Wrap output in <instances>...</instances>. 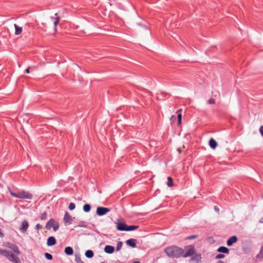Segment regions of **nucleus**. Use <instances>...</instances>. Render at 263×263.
Masks as SVG:
<instances>
[{
	"mask_svg": "<svg viewBox=\"0 0 263 263\" xmlns=\"http://www.w3.org/2000/svg\"><path fill=\"white\" fill-rule=\"evenodd\" d=\"M164 252L170 258H178L181 256L186 258L195 254V249L191 245L186 246L184 249L177 246H172L166 248Z\"/></svg>",
	"mask_w": 263,
	"mask_h": 263,
	"instance_id": "1",
	"label": "nucleus"
},
{
	"mask_svg": "<svg viewBox=\"0 0 263 263\" xmlns=\"http://www.w3.org/2000/svg\"><path fill=\"white\" fill-rule=\"evenodd\" d=\"M0 254L7 257L9 260L13 263H21L19 257L10 251L4 249H1Z\"/></svg>",
	"mask_w": 263,
	"mask_h": 263,
	"instance_id": "2",
	"label": "nucleus"
},
{
	"mask_svg": "<svg viewBox=\"0 0 263 263\" xmlns=\"http://www.w3.org/2000/svg\"><path fill=\"white\" fill-rule=\"evenodd\" d=\"M9 191L11 196L13 197L20 198V199H31L32 198V195L28 192L25 191H22L17 193L13 192L10 188H9Z\"/></svg>",
	"mask_w": 263,
	"mask_h": 263,
	"instance_id": "3",
	"label": "nucleus"
},
{
	"mask_svg": "<svg viewBox=\"0 0 263 263\" xmlns=\"http://www.w3.org/2000/svg\"><path fill=\"white\" fill-rule=\"evenodd\" d=\"M109 211V209L107 208L98 207L97 209L96 213L98 215L102 216L107 213Z\"/></svg>",
	"mask_w": 263,
	"mask_h": 263,
	"instance_id": "4",
	"label": "nucleus"
},
{
	"mask_svg": "<svg viewBox=\"0 0 263 263\" xmlns=\"http://www.w3.org/2000/svg\"><path fill=\"white\" fill-rule=\"evenodd\" d=\"M29 227V223L26 220H24L22 222L21 225L19 228L20 231L22 233H25Z\"/></svg>",
	"mask_w": 263,
	"mask_h": 263,
	"instance_id": "5",
	"label": "nucleus"
},
{
	"mask_svg": "<svg viewBox=\"0 0 263 263\" xmlns=\"http://www.w3.org/2000/svg\"><path fill=\"white\" fill-rule=\"evenodd\" d=\"M127 226L124 222L118 220L117 222V228L119 231H126Z\"/></svg>",
	"mask_w": 263,
	"mask_h": 263,
	"instance_id": "6",
	"label": "nucleus"
},
{
	"mask_svg": "<svg viewBox=\"0 0 263 263\" xmlns=\"http://www.w3.org/2000/svg\"><path fill=\"white\" fill-rule=\"evenodd\" d=\"M72 219L71 215L68 213L66 212L64 217V221L65 224H70L72 223Z\"/></svg>",
	"mask_w": 263,
	"mask_h": 263,
	"instance_id": "7",
	"label": "nucleus"
},
{
	"mask_svg": "<svg viewBox=\"0 0 263 263\" xmlns=\"http://www.w3.org/2000/svg\"><path fill=\"white\" fill-rule=\"evenodd\" d=\"M237 237L236 236L231 237L227 242V245L228 246H231L234 243L237 241Z\"/></svg>",
	"mask_w": 263,
	"mask_h": 263,
	"instance_id": "8",
	"label": "nucleus"
},
{
	"mask_svg": "<svg viewBox=\"0 0 263 263\" xmlns=\"http://www.w3.org/2000/svg\"><path fill=\"white\" fill-rule=\"evenodd\" d=\"M56 221L53 219H50L46 223V228L47 230H50L55 224Z\"/></svg>",
	"mask_w": 263,
	"mask_h": 263,
	"instance_id": "9",
	"label": "nucleus"
},
{
	"mask_svg": "<svg viewBox=\"0 0 263 263\" xmlns=\"http://www.w3.org/2000/svg\"><path fill=\"white\" fill-rule=\"evenodd\" d=\"M56 243V239L53 236L49 237L47 241V245L48 246H52Z\"/></svg>",
	"mask_w": 263,
	"mask_h": 263,
	"instance_id": "10",
	"label": "nucleus"
},
{
	"mask_svg": "<svg viewBox=\"0 0 263 263\" xmlns=\"http://www.w3.org/2000/svg\"><path fill=\"white\" fill-rule=\"evenodd\" d=\"M14 26L15 28V34L16 35L21 34L23 31L22 27L18 26L16 24L14 25Z\"/></svg>",
	"mask_w": 263,
	"mask_h": 263,
	"instance_id": "11",
	"label": "nucleus"
},
{
	"mask_svg": "<svg viewBox=\"0 0 263 263\" xmlns=\"http://www.w3.org/2000/svg\"><path fill=\"white\" fill-rule=\"evenodd\" d=\"M114 250V247L111 246H106L104 248V251L108 254L112 253Z\"/></svg>",
	"mask_w": 263,
	"mask_h": 263,
	"instance_id": "12",
	"label": "nucleus"
},
{
	"mask_svg": "<svg viewBox=\"0 0 263 263\" xmlns=\"http://www.w3.org/2000/svg\"><path fill=\"white\" fill-rule=\"evenodd\" d=\"M55 15L56 16V17L55 18L54 17H51L50 18L51 20H54L53 24H54V29H55V30H56L57 26L58 25V24L59 23L60 17H59V16H58L57 13L55 14Z\"/></svg>",
	"mask_w": 263,
	"mask_h": 263,
	"instance_id": "13",
	"label": "nucleus"
},
{
	"mask_svg": "<svg viewBox=\"0 0 263 263\" xmlns=\"http://www.w3.org/2000/svg\"><path fill=\"white\" fill-rule=\"evenodd\" d=\"M126 243L129 246L135 247L136 244V240L134 239H130L126 240Z\"/></svg>",
	"mask_w": 263,
	"mask_h": 263,
	"instance_id": "14",
	"label": "nucleus"
},
{
	"mask_svg": "<svg viewBox=\"0 0 263 263\" xmlns=\"http://www.w3.org/2000/svg\"><path fill=\"white\" fill-rule=\"evenodd\" d=\"M209 145L212 149H215L217 146V143L214 139L211 138L209 141Z\"/></svg>",
	"mask_w": 263,
	"mask_h": 263,
	"instance_id": "15",
	"label": "nucleus"
},
{
	"mask_svg": "<svg viewBox=\"0 0 263 263\" xmlns=\"http://www.w3.org/2000/svg\"><path fill=\"white\" fill-rule=\"evenodd\" d=\"M65 253L68 255H71L73 253V249L70 247H67L64 250Z\"/></svg>",
	"mask_w": 263,
	"mask_h": 263,
	"instance_id": "16",
	"label": "nucleus"
},
{
	"mask_svg": "<svg viewBox=\"0 0 263 263\" xmlns=\"http://www.w3.org/2000/svg\"><path fill=\"white\" fill-rule=\"evenodd\" d=\"M217 251L219 252H221V253H229V250L225 247H220L218 249Z\"/></svg>",
	"mask_w": 263,
	"mask_h": 263,
	"instance_id": "17",
	"label": "nucleus"
},
{
	"mask_svg": "<svg viewBox=\"0 0 263 263\" xmlns=\"http://www.w3.org/2000/svg\"><path fill=\"white\" fill-rule=\"evenodd\" d=\"M181 109H180L177 111L178 113V125H180L181 124V120H182V115L181 114L179 113L180 111H181Z\"/></svg>",
	"mask_w": 263,
	"mask_h": 263,
	"instance_id": "18",
	"label": "nucleus"
},
{
	"mask_svg": "<svg viewBox=\"0 0 263 263\" xmlns=\"http://www.w3.org/2000/svg\"><path fill=\"white\" fill-rule=\"evenodd\" d=\"M85 256L88 258H92L93 256V252L91 250H87L85 252Z\"/></svg>",
	"mask_w": 263,
	"mask_h": 263,
	"instance_id": "19",
	"label": "nucleus"
},
{
	"mask_svg": "<svg viewBox=\"0 0 263 263\" xmlns=\"http://www.w3.org/2000/svg\"><path fill=\"white\" fill-rule=\"evenodd\" d=\"M138 228V226H127L126 231H134V230L137 229Z\"/></svg>",
	"mask_w": 263,
	"mask_h": 263,
	"instance_id": "20",
	"label": "nucleus"
},
{
	"mask_svg": "<svg viewBox=\"0 0 263 263\" xmlns=\"http://www.w3.org/2000/svg\"><path fill=\"white\" fill-rule=\"evenodd\" d=\"M75 261L78 263H82L80 254H75Z\"/></svg>",
	"mask_w": 263,
	"mask_h": 263,
	"instance_id": "21",
	"label": "nucleus"
},
{
	"mask_svg": "<svg viewBox=\"0 0 263 263\" xmlns=\"http://www.w3.org/2000/svg\"><path fill=\"white\" fill-rule=\"evenodd\" d=\"M12 250L17 255H18L20 254V251L18 248V247L16 246L13 245L12 248Z\"/></svg>",
	"mask_w": 263,
	"mask_h": 263,
	"instance_id": "22",
	"label": "nucleus"
},
{
	"mask_svg": "<svg viewBox=\"0 0 263 263\" xmlns=\"http://www.w3.org/2000/svg\"><path fill=\"white\" fill-rule=\"evenodd\" d=\"M167 185L168 187H172L173 186V179L170 177H167Z\"/></svg>",
	"mask_w": 263,
	"mask_h": 263,
	"instance_id": "23",
	"label": "nucleus"
},
{
	"mask_svg": "<svg viewBox=\"0 0 263 263\" xmlns=\"http://www.w3.org/2000/svg\"><path fill=\"white\" fill-rule=\"evenodd\" d=\"M256 257L258 258H263V246L261 247V249Z\"/></svg>",
	"mask_w": 263,
	"mask_h": 263,
	"instance_id": "24",
	"label": "nucleus"
},
{
	"mask_svg": "<svg viewBox=\"0 0 263 263\" xmlns=\"http://www.w3.org/2000/svg\"><path fill=\"white\" fill-rule=\"evenodd\" d=\"M90 210V205L88 204H86L83 206V210L86 212H88Z\"/></svg>",
	"mask_w": 263,
	"mask_h": 263,
	"instance_id": "25",
	"label": "nucleus"
},
{
	"mask_svg": "<svg viewBox=\"0 0 263 263\" xmlns=\"http://www.w3.org/2000/svg\"><path fill=\"white\" fill-rule=\"evenodd\" d=\"M47 214L46 213V212H44L41 214V220H45L47 219Z\"/></svg>",
	"mask_w": 263,
	"mask_h": 263,
	"instance_id": "26",
	"label": "nucleus"
},
{
	"mask_svg": "<svg viewBox=\"0 0 263 263\" xmlns=\"http://www.w3.org/2000/svg\"><path fill=\"white\" fill-rule=\"evenodd\" d=\"M122 242L121 241L118 242L117 245L116 250L117 251L120 250L121 249V248H122Z\"/></svg>",
	"mask_w": 263,
	"mask_h": 263,
	"instance_id": "27",
	"label": "nucleus"
},
{
	"mask_svg": "<svg viewBox=\"0 0 263 263\" xmlns=\"http://www.w3.org/2000/svg\"><path fill=\"white\" fill-rule=\"evenodd\" d=\"M45 256L48 260H51L52 259V255L48 253H46L45 254Z\"/></svg>",
	"mask_w": 263,
	"mask_h": 263,
	"instance_id": "28",
	"label": "nucleus"
},
{
	"mask_svg": "<svg viewBox=\"0 0 263 263\" xmlns=\"http://www.w3.org/2000/svg\"><path fill=\"white\" fill-rule=\"evenodd\" d=\"M68 208L70 210H73L75 208V204L72 202L70 203Z\"/></svg>",
	"mask_w": 263,
	"mask_h": 263,
	"instance_id": "29",
	"label": "nucleus"
},
{
	"mask_svg": "<svg viewBox=\"0 0 263 263\" xmlns=\"http://www.w3.org/2000/svg\"><path fill=\"white\" fill-rule=\"evenodd\" d=\"M54 231H57L59 229V224L57 222L52 227Z\"/></svg>",
	"mask_w": 263,
	"mask_h": 263,
	"instance_id": "30",
	"label": "nucleus"
},
{
	"mask_svg": "<svg viewBox=\"0 0 263 263\" xmlns=\"http://www.w3.org/2000/svg\"><path fill=\"white\" fill-rule=\"evenodd\" d=\"M208 103L209 104H214L215 103V101L214 99H210L208 100Z\"/></svg>",
	"mask_w": 263,
	"mask_h": 263,
	"instance_id": "31",
	"label": "nucleus"
},
{
	"mask_svg": "<svg viewBox=\"0 0 263 263\" xmlns=\"http://www.w3.org/2000/svg\"><path fill=\"white\" fill-rule=\"evenodd\" d=\"M224 255L223 254H218L216 256V258H217V259L223 258H224Z\"/></svg>",
	"mask_w": 263,
	"mask_h": 263,
	"instance_id": "32",
	"label": "nucleus"
},
{
	"mask_svg": "<svg viewBox=\"0 0 263 263\" xmlns=\"http://www.w3.org/2000/svg\"><path fill=\"white\" fill-rule=\"evenodd\" d=\"M176 119V117L174 115H173L171 118H170V121L171 123H173L174 122L175 120Z\"/></svg>",
	"mask_w": 263,
	"mask_h": 263,
	"instance_id": "33",
	"label": "nucleus"
},
{
	"mask_svg": "<svg viewBox=\"0 0 263 263\" xmlns=\"http://www.w3.org/2000/svg\"><path fill=\"white\" fill-rule=\"evenodd\" d=\"M42 228V226L39 224V223H37L36 226H35V229L37 230H39L41 229Z\"/></svg>",
	"mask_w": 263,
	"mask_h": 263,
	"instance_id": "34",
	"label": "nucleus"
},
{
	"mask_svg": "<svg viewBox=\"0 0 263 263\" xmlns=\"http://www.w3.org/2000/svg\"><path fill=\"white\" fill-rule=\"evenodd\" d=\"M259 132L261 135L263 136V126H260L259 128Z\"/></svg>",
	"mask_w": 263,
	"mask_h": 263,
	"instance_id": "35",
	"label": "nucleus"
},
{
	"mask_svg": "<svg viewBox=\"0 0 263 263\" xmlns=\"http://www.w3.org/2000/svg\"><path fill=\"white\" fill-rule=\"evenodd\" d=\"M214 210H215L217 212H218V213L219 212V208H218L217 206H215L214 207Z\"/></svg>",
	"mask_w": 263,
	"mask_h": 263,
	"instance_id": "36",
	"label": "nucleus"
},
{
	"mask_svg": "<svg viewBox=\"0 0 263 263\" xmlns=\"http://www.w3.org/2000/svg\"><path fill=\"white\" fill-rule=\"evenodd\" d=\"M26 72L27 73H29L30 72V68H28L27 69H26Z\"/></svg>",
	"mask_w": 263,
	"mask_h": 263,
	"instance_id": "37",
	"label": "nucleus"
},
{
	"mask_svg": "<svg viewBox=\"0 0 263 263\" xmlns=\"http://www.w3.org/2000/svg\"><path fill=\"white\" fill-rule=\"evenodd\" d=\"M259 222L260 223H263V217L260 219V220H259Z\"/></svg>",
	"mask_w": 263,
	"mask_h": 263,
	"instance_id": "38",
	"label": "nucleus"
},
{
	"mask_svg": "<svg viewBox=\"0 0 263 263\" xmlns=\"http://www.w3.org/2000/svg\"><path fill=\"white\" fill-rule=\"evenodd\" d=\"M195 237H196L195 236H191L190 237H189V239H192V238H194Z\"/></svg>",
	"mask_w": 263,
	"mask_h": 263,
	"instance_id": "39",
	"label": "nucleus"
},
{
	"mask_svg": "<svg viewBox=\"0 0 263 263\" xmlns=\"http://www.w3.org/2000/svg\"><path fill=\"white\" fill-rule=\"evenodd\" d=\"M217 263H224L222 261H219Z\"/></svg>",
	"mask_w": 263,
	"mask_h": 263,
	"instance_id": "40",
	"label": "nucleus"
}]
</instances>
